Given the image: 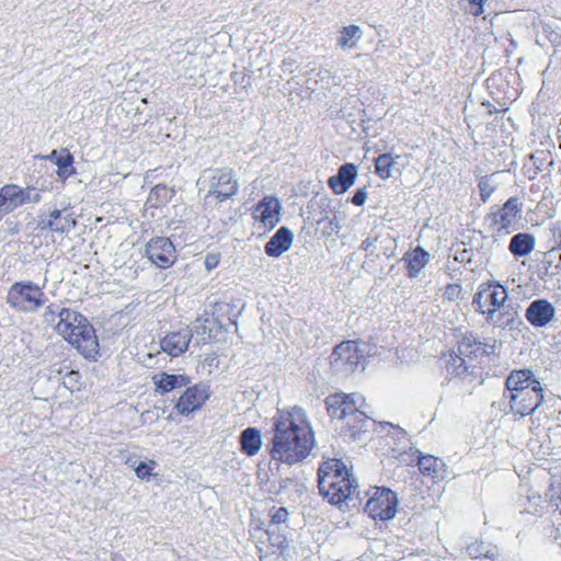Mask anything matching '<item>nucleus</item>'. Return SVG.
<instances>
[{
    "label": "nucleus",
    "mask_w": 561,
    "mask_h": 561,
    "mask_svg": "<svg viewBox=\"0 0 561 561\" xmlns=\"http://www.w3.org/2000/svg\"><path fill=\"white\" fill-rule=\"evenodd\" d=\"M197 184L207 190L205 201L214 198L219 203L233 197L239 190L236 172L230 168L207 169Z\"/></svg>",
    "instance_id": "0eeeda50"
},
{
    "label": "nucleus",
    "mask_w": 561,
    "mask_h": 561,
    "mask_svg": "<svg viewBox=\"0 0 561 561\" xmlns=\"http://www.w3.org/2000/svg\"><path fill=\"white\" fill-rule=\"evenodd\" d=\"M478 188L480 192V197L483 203H485L492 195V193L496 188V184L493 180V175L482 176L478 182Z\"/></svg>",
    "instance_id": "f704fd0d"
},
{
    "label": "nucleus",
    "mask_w": 561,
    "mask_h": 561,
    "mask_svg": "<svg viewBox=\"0 0 561 561\" xmlns=\"http://www.w3.org/2000/svg\"><path fill=\"white\" fill-rule=\"evenodd\" d=\"M47 277H44L42 285L31 280L13 283L8 289L5 301L14 310L25 313L37 312L46 302L44 289Z\"/></svg>",
    "instance_id": "423d86ee"
},
{
    "label": "nucleus",
    "mask_w": 561,
    "mask_h": 561,
    "mask_svg": "<svg viewBox=\"0 0 561 561\" xmlns=\"http://www.w3.org/2000/svg\"><path fill=\"white\" fill-rule=\"evenodd\" d=\"M467 1L469 3V12L474 16H479V15L483 14L484 4L489 0H467Z\"/></svg>",
    "instance_id": "a19ab883"
},
{
    "label": "nucleus",
    "mask_w": 561,
    "mask_h": 561,
    "mask_svg": "<svg viewBox=\"0 0 561 561\" xmlns=\"http://www.w3.org/2000/svg\"><path fill=\"white\" fill-rule=\"evenodd\" d=\"M146 256L158 268L165 270L176 260L175 247L169 238L156 237L146 244Z\"/></svg>",
    "instance_id": "f8f14e48"
},
{
    "label": "nucleus",
    "mask_w": 561,
    "mask_h": 561,
    "mask_svg": "<svg viewBox=\"0 0 561 561\" xmlns=\"http://www.w3.org/2000/svg\"><path fill=\"white\" fill-rule=\"evenodd\" d=\"M192 336V331L188 328L170 332L160 340V347L169 356L178 357L188 348Z\"/></svg>",
    "instance_id": "6ab92c4d"
},
{
    "label": "nucleus",
    "mask_w": 561,
    "mask_h": 561,
    "mask_svg": "<svg viewBox=\"0 0 561 561\" xmlns=\"http://www.w3.org/2000/svg\"><path fill=\"white\" fill-rule=\"evenodd\" d=\"M514 419L520 420L536 412L545 400V388L534 385L526 391L505 396Z\"/></svg>",
    "instance_id": "9d476101"
},
{
    "label": "nucleus",
    "mask_w": 561,
    "mask_h": 561,
    "mask_svg": "<svg viewBox=\"0 0 561 561\" xmlns=\"http://www.w3.org/2000/svg\"><path fill=\"white\" fill-rule=\"evenodd\" d=\"M320 494L330 503L341 505L358 494L356 479L340 459H329L318 470Z\"/></svg>",
    "instance_id": "7ed1b4c3"
},
{
    "label": "nucleus",
    "mask_w": 561,
    "mask_h": 561,
    "mask_svg": "<svg viewBox=\"0 0 561 561\" xmlns=\"http://www.w3.org/2000/svg\"><path fill=\"white\" fill-rule=\"evenodd\" d=\"M536 239L534 234L518 232L510 241L508 250L515 257L526 256L535 249Z\"/></svg>",
    "instance_id": "a878e982"
},
{
    "label": "nucleus",
    "mask_w": 561,
    "mask_h": 561,
    "mask_svg": "<svg viewBox=\"0 0 561 561\" xmlns=\"http://www.w3.org/2000/svg\"><path fill=\"white\" fill-rule=\"evenodd\" d=\"M508 291L497 280H486L479 285L472 298V306L477 313L494 328L513 329L519 321L517 309L506 304Z\"/></svg>",
    "instance_id": "f03ea898"
},
{
    "label": "nucleus",
    "mask_w": 561,
    "mask_h": 561,
    "mask_svg": "<svg viewBox=\"0 0 561 561\" xmlns=\"http://www.w3.org/2000/svg\"><path fill=\"white\" fill-rule=\"evenodd\" d=\"M76 219L66 208L53 209L48 214L43 213L37 217V228L39 230H49L60 234H68L76 228Z\"/></svg>",
    "instance_id": "ddd939ff"
},
{
    "label": "nucleus",
    "mask_w": 561,
    "mask_h": 561,
    "mask_svg": "<svg viewBox=\"0 0 561 561\" xmlns=\"http://www.w3.org/2000/svg\"><path fill=\"white\" fill-rule=\"evenodd\" d=\"M523 203L518 197H510L503 206L489 215L492 230L501 234H510L518 229L522 219Z\"/></svg>",
    "instance_id": "1a4fd4ad"
},
{
    "label": "nucleus",
    "mask_w": 561,
    "mask_h": 561,
    "mask_svg": "<svg viewBox=\"0 0 561 561\" xmlns=\"http://www.w3.org/2000/svg\"><path fill=\"white\" fill-rule=\"evenodd\" d=\"M316 444L314 433L304 409L278 410L273 417L270 443L272 460L288 466L304 461Z\"/></svg>",
    "instance_id": "f257e3e1"
},
{
    "label": "nucleus",
    "mask_w": 561,
    "mask_h": 561,
    "mask_svg": "<svg viewBox=\"0 0 561 561\" xmlns=\"http://www.w3.org/2000/svg\"><path fill=\"white\" fill-rule=\"evenodd\" d=\"M534 385L542 386L541 382L535 378L531 370H513L506 378V391L504 392L503 398L505 399V396H511L512 393L526 391Z\"/></svg>",
    "instance_id": "aec40b11"
},
{
    "label": "nucleus",
    "mask_w": 561,
    "mask_h": 561,
    "mask_svg": "<svg viewBox=\"0 0 561 561\" xmlns=\"http://www.w3.org/2000/svg\"><path fill=\"white\" fill-rule=\"evenodd\" d=\"M417 466L422 474L434 480H443L446 477V463L443 459L432 455L419 456Z\"/></svg>",
    "instance_id": "5701e85b"
},
{
    "label": "nucleus",
    "mask_w": 561,
    "mask_h": 561,
    "mask_svg": "<svg viewBox=\"0 0 561 561\" xmlns=\"http://www.w3.org/2000/svg\"><path fill=\"white\" fill-rule=\"evenodd\" d=\"M78 375H79V374H78L77 371H70V373L68 374V378H69L70 380H76V378L78 377Z\"/></svg>",
    "instance_id": "8fccbe9b"
},
{
    "label": "nucleus",
    "mask_w": 561,
    "mask_h": 561,
    "mask_svg": "<svg viewBox=\"0 0 561 561\" xmlns=\"http://www.w3.org/2000/svg\"><path fill=\"white\" fill-rule=\"evenodd\" d=\"M365 351L356 341H344L333 348L330 368L335 375L345 377L356 370L364 359Z\"/></svg>",
    "instance_id": "6e6552de"
},
{
    "label": "nucleus",
    "mask_w": 561,
    "mask_h": 561,
    "mask_svg": "<svg viewBox=\"0 0 561 561\" xmlns=\"http://www.w3.org/2000/svg\"><path fill=\"white\" fill-rule=\"evenodd\" d=\"M378 248L379 250L375 253L377 256L383 255L385 257L390 259L396 255V240L389 234H381Z\"/></svg>",
    "instance_id": "72a5a7b5"
},
{
    "label": "nucleus",
    "mask_w": 561,
    "mask_h": 561,
    "mask_svg": "<svg viewBox=\"0 0 561 561\" xmlns=\"http://www.w3.org/2000/svg\"><path fill=\"white\" fill-rule=\"evenodd\" d=\"M325 404L332 417L345 420L346 425L353 431V436L356 433L367 432L368 423L374 422L371 417L374 411L359 393L331 394L327 398Z\"/></svg>",
    "instance_id": "20e7f679"
},
{
    "label": "nucleus",
    "mask_w": 561,
    "mask_h": 561,
    "mask_svg": "<svg viewBox=\"0 0 561 561\" xmlns=\"http://www.w3.org/2000/svg\"><path fill=\"white\" fill-rule=\"evenodd\" d=\"M56 331L85 358H96L99 341L95 330L82 314L71 309H62L59 312Z\"/></svg>",
    "instance_id": "39448f33"
},
{
    "label": "nucleus",
    "mask_w": 561,
    "mask_h": 561,
    "mask_svg": "<svg viewBox=\"0 0 561 561\" xmlns=\"http://www.w3.org/2000/svg\"><path fill=\"white\" fill-rule=\"evenodd\" d=\"M64 308H59L58 306L50 305L46 308L44 313V319L46 322L55 323L56 319H59V312Z\"/></svg>",
    "instance_id": "37998d69"
},
{
    "label": "nucleus",
    "mask_w": 561,
    "mask_h": 561,
    "mask_svg": "<svg viewBox=\"0 0 561 561\" xmlns=\"http://www.w3.org/2000/svg\"><path fill=\"white\" fill-rule=\"evenodd\" d=\"M380 237L381 234L366 238L365 240H363L360 249L374 255L379 250L378 244Z\"/></svg>",
    "instance_id": "4c0bfd02"
},
{
    "label": "nucleus",
    "mask_w": 561,
    "mask_h": 561,
    "mask_svg": "<svg viewBox=\"0 0 561 561\" xmlns=\"http://www.w3.org/2000/svg\"><path fill=\"white\" fill-rule=\"evenodd\" d=\"M399 159L400 156H392L391 153L379 154L375 159L376 173L383 180L399 174L401 172Z\"/></svg>",
    "instance_id": "393cba45"
},
{
    "label": "nucleus",
    "mask_w": 561,
    "mask_h": 561,
    "mask_svg": "<svg viewBox=\"0 0 561 561\" xmlns=\"http://www.w3.org/2000/svg\"><path fill=\"white\" fill-rule=\"evenodd\" d=\"M202 333H203V334H207V335L209 336V334H210V330H208V329L206 328V325H202Z\"/></svg>",
    "instance_id": "3c124183"
},
{
    "label": "nucleus",
    "mask_w": 561,
    "mask_h": 561,
    "mask_svg": "<svg viewBox=\"0 0 561 561\" xmlns=\"http://www.w3.org/2000/svg\"><path fill=\"white\" fill-rule=\"evenodd\" d=\"M220 262V254L217 252H210L205 256V268L209 272L218 266Z\"/></svg>",
    "instance_id": "79ce46f5"
},
{
    "label": "nucleus",
    "mask_w": 561,
    "mask_h": 561,
    "mask_svg": "<svg viewBox=\"0 0 561 561\" xmlns=\"http://www.w3.org/2000/svg\"><path fill=\"white\" fill-rule=\"evenodd\" d=\"M240 449L247 456H255L262 447V435L256 427L243 430L239 436Z\"/></svg>",
    "instance_id": "b1692460"
},
{
    "label": "nucleus",
    "mask_w": 561,
    "mask_h": 561,
    "mask_svg": "<svg viewBox=\"0 0 561 561\" xmlns=\"http://www.w3.org/2000/svg\"><path fill=\"white\" fill-rule=\"evenodd\" d=\"M324 224V228H323V234L324 236H332L334 233H337L339 230H340V225L339 222L336 221V218L334 217L333 219H328V220H324V219H321L318 221V224Z\"/></svg>",
    "instance_id": "ea45409f"
},
{
    "label": "nucleus",
    "mask_w": 561,
    "mask_h": 561,
    "mask_svg": "<svg viewBox=\"0 0 561 561\" xmlns=\"http://www.w3.org/2000/svg\"><path fill=\"white\" fill-rule=\"evenodd\" d=\"M447 373L450 375L461 376L468 370V366L466 364L465 356L455 355L451 356L450 362H448L447 366Z\"/></svg>",
    "instance_id": "c9c22d12"
},
{
    "label": "nucleus",
    "mask_w": 561,
    "mask_h": 561,
    "mask_svg": "<svg viewBox=\"0 0 561 561\" xmlns=\"http://www.w3.org/2000/svg\"><path fill=\"white\" fill-rule=\"evenodd\" d=\"M271 522L266 534L273 547H276L279 553H284L287 549L288 543L287 539L283 534H277L283 529L287 528L286 522L288 517V512L285 507H273L270 511Z\"/></svg>",
    "instance_id": "f3484780"
},
{
    "label": "nucleus",
    "mask_w": 561,
    "mask_h": 561,
    "mask_svg": "<svg viewBox=\"0 0 561 561\" xmlns=\"http://www.w3.org/2000/svg\"><path fill=\"white\" fill-rule=\"evenodd\" d=\"M556 317V309L546 299H536L529 304L525 311V318L535 328L548 325Z\"/></svg>",
    "instance_id": "a211bd4d"
},
{
    "label": "nucleus",
    "mask_w": 561,
    "mask_h": 561,
    "mask_svg": "<svg viewBox=\"0 0 561 561\" xmlns=\"http://www.w3.org/2000/svg\"><path fill=\"white\" fill-rule=\"evenodd\" d=\"M280 208L276 197L265 196L252 208V218L271 230L280 220Z\"/></svg>",
    "instance_id": "2eb2a0df"
},
{
    "label": "nucleus",
    "mask_w": 561,
    "mask_h": 561,
    "mask_svg": "<svg viewBox=\"0 0 561 561\" xmlns=\"http://www.w3.org/2000/svg\"><path fill=\"white\" fill-rule=\"evenodd\" d=\"M547 255H548V257H550V259L559 256V259L561 260V253H559V251H558V250H556V249H552L551 251H549V252L547 253Z\"/></svg>",
    "instance_id": "09e8293b"
},
{
    "label": "nucleus",
    "mask_w": 561,
    "mask_h": 561,
    "mask_svg": "<svg viewBox=\"0 0 561 561\" xmlns=\"http://www.w3.org/2000/svg\"><path fill=\"white\" fill-rule=\"evenodd\" d=\"M482 348V343L478 341L472 334L465 335L458 344V353L461 356L469 357L477 355Z\"/></svg>",
    "instance_id": "2f4dec72"
},
{
    "label": "nucleus",
    "mask_w": 561,
    "mask_h": 561,
    "mask_svg": "<svg viewBox=\"0 0 561 561\" xmlns=\"http://www.w3.org/2000/svg\"><path fill=\"white\" fill-rule=\"evenodd\" d=\"M209 387L203 383L188 387L179 398L175 409L182 415H187L203 407L209 399Z\"/></svg>",
    "instance_id": "dca6fc26"
},
{
    "label": "nucleus",
    "mask_w": 561,
    "mask_h": 561,
    "mask_svg": "<svg viewBox=\"0 0 561 561\" xmlns=\"http://www.w3.org/2000/svg\"><path fill=\"white\" fill-rule=\"evenodd\" d=\"M154 467H156V461H153V460H149L148 462L140 461L135 467V473H136L137 478L140 480H149L150 477L152 476V470Z\"/></svg>",
    "instance_id": "e433bc0d"
},
{
    "label": "nucleus",
    "mask_w": 561,
    "mask_h": 561,
    "mask_svg": "<svg viewBox=\"0 0 561 561\" xmlns=\"http://www.w3.org/2000/svg\"><path fill=\"white\" fill-rule=\"evenodd\" d=\"M178 55L179 58L176 60H171V65L179 76H183L193 66L195 56L185 50L178 53Z\"/></svg>",
    "instance_id": "473e14b6"
},
{
    "label": "nucleus",
    "mask_w": 561,
    "mask_h": 561,
    "mask_svg": "<svg viewBox=\"0 0 561 561\" xmlns=\"http://www.w3.org/2000/svg\"><path fill=\"white\" fill-rule=\"evenodd\" d=\"M293 241V232L287 227H280L266 242L264 247L265 253L271 257H279L290 249Z\"/></svg>",
    "instance_id": "4be33fe9"
},
{
    "label": "nucleus",
    "mask_w": 561,
    "mask_h": 561,
    "mask_svg": "<svg viewBox=\"0 0 561 561\" xmlns=\"http://www.w3.org/2000/svg\"><path fill=\"white\" fill-rule=\"evenodd\" d=\"M157 391L161 393L170 392L174 389L185 387L190 383V378L185 375H172L162 373L153 377Z\"/></svg>",
    "instance_id": "bb28decb"
},
{
    "label": "nucleus",
    "mask_w": 561,
    "mask_h": 561,
    "mask_svg": "<svg viewBox=\"0 0 561 561\" xmlns=\"http://www.w3.org/2000/svg\"><path fill=\"white\" fill-rule=\"evenodd\" d=\"M317 75L320 77V80H321L323 83H324V81H325V80H328V82H327L325 84H323V87H322V88H323V89H330V88H331V85H330V83H329V80H330V79H333V80H334V78L332 77L331 72H330L329 70H327V69H321V70H319V72H318Z\"/></svg>",
    "instance_id": "a18cd8bd"
},
{
    "label": "nucleus",
    "mask_w": 561,
    "mask_h": 561,
    "mask_svg": "<svg viewBox=\"0 0 561 561\" xmlns=\"http://www.w3.org/2000/svg\"><path fill=\"white\" fill-rule=\"evenodd\" d=\"M367 199L366 187L358 188L352 197V203L356 206H363Z\"/></svg>",
    "instance_id": "c03bdc74"
},
{
    "label": "nucleus",
    "mask_w": 561,
    "mask_h": 561,
    "mask_svg": "<svg viewBox=\"0 0 561 561\" xmlns=\"http://www.w3.org/2000/svg\"><path fill=\"white\" fill-rule=\"evenodd\" d=\"M398 499L387 488H375L365 505V512L374 519L389 520L396 516Z\"/></svg>",
    "instance_id": "9b49d317"
},
{
    "label": "nucleus",
    "mask_w": 561,
    "mask_h": 561,
    "mask_svg": "<svg viewBox=\"0 0 561 561\" xmlns=\"http://www.w3.org/2000/svg\"><path fill=\"white\" fill-rule=\"evenodd\" d=\"M0 198L13 211L25 204H37L42 196L41 192L33 186L21 187L15 184H5L0 190Z\"/></svg>",
    "instance_id": "4468645a"
},
{
    "label": "nucleus",
    "mask_w": 561,
    "mask_h": 561,
    "mask_svg": "<svg viewBox=\"0 0 561 561\" xmlns=\"http://www.w3.org/2000/svg\"><path fill=\"white\" fill-rule=\"evenodd\" d=\"M11 213V209L5 205V203L0 198V220Z\"/></svg>",
    "instance_id": "49530a36"
},
{
    "label": "nucleus",
    "mask_w": 561,
    "mask_h": 561,
    "mask_svg": "<svg viewBox=\"0 0 561 561\" xmlns=\"http://www.w3.org/2000/svg\"><path fill=\"white\" fill-rule=\"evenodd\" d=\"M467 551L472 558H486V559H495L497 556V549L490 542H485L482 540H476L468 545Z\"/></svg>",
    "instance_id": "7c9ffc66"
},
{
    "label": "nucleus",
    "mask_w": 561,
    "mask_h": 561,
    "mask_svg": "<svg viewBox=\"0 0 561 561\" xmlns=\"http://www.w3.org/2000/svg\"><path fill=\"white\" fill-rule=\"evenodd\" d=\"M137 460L133 457H128L126 459V465L135 470V467L138 465Z\"/></svg>",
    "instance_id": "de8ad7c7"
},
{
    "label": "nucleus",
    "mask_w": 561,
    "mask_h": 561,
    "mask_svg": "<svg viewBox=\"0 0 561 561\" xmlns=\"http://www.w3.org/2000/svg\"><path fill=\"white\" fill-rule=\"evenodd\" d=\"M357 167L354 163H345L339 168L337 174L328 180V185L337 195L344 194L355 182Z\"/></svg>",
    "instance_id": "412c9836"
},
{
    "label": "nucleus",
    "mask_w": 561,
    "mask_h": 561,
    "mask_svg": "<svg viewBox=\"0 0 561 561\" xmlns=\"http://www.w3.org/2000/svg\"><path fill=\"white\" fill-rule=\"evenodd\" d=\"M404 261L408 263L409 277L414 278L428 263L430 254L423 248L417 247L404 255Z\"/></svg>",
    "instance_id": "c85d7f7f"
},
{
    "label": "nucleus",
    "mask_w": 561,
    "mask_h": 561,
    "mask_svg": "<svg viewBox=\"0 0 561 561\" xmlns=\"http://www.w3.org/2000/svg\"><path fill=\"white\" fill-rule=\"evenodd\" d=\"M462 287L459 284H448L444 290V297L450 301L460 297Z\"/></svg>",
    "instance_id": "58836bf2"
},
{
    "label": "nucleus",
    "mask_w": 561,
    "mask_h": 561,
    "mask_svg": "<svg viewBox=\"0 0 561 561\" xmlns=\"http://www.w3.org/2000/svg\"><path fill=\"white\" fill-rule=\"evenodd\" d=\"M54 162L57 167V175L61 181H66L70 175L75 173L73 157L65 150L64 154H58L57 150H53L48 156L42 157Z\"/></svg>",
    "instance_id": "cd10ccee"
},
{
    "label": "nucleus",
    "mask_w": 561,
    "mask_h": 561,
    "mask_svg": "<svg viewBox=\"0 0 561 561\" xmlns=\"http://www.w3.org/2000/svg\"><path fill=\"white\" fill-rule=\"evenodd\" d=\"M363 37V31L358 25L342 27L336 38V45L341 48H355Z\"/></svg>",
    "instance_id": "c756f323"
}]
</instances>
